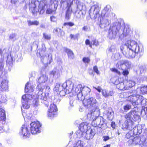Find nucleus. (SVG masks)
I'll use <instances>...</instances> for the list:
<instances>
[{
    "label": "nucleus",
    "instance_id": "54",
    "mask_svg": "<svg viewBox=\"0 0 147 147\" xmlns=\"http://www.w3.org/2000/svg\"><path fill=\"white\" fill-rule=\"evenodd\" d=\"M83 61L85 63H88L90 61V59L88 57H84L83 59Z\"/></svg>",
    "mask_w": 147,
    "mask_h": 147
},
{
    "label": "nucleus",
    "instance_id": "6",
    "mask_svg": "<svg viewBox=\"0 0 147 147\" xmlns=\"http://www.w3.org/2000/svg\"><path fill=\"white\" fill-rule=\"evenodd\" d=\"M36 88L39 91L38 93V100L42 103L44 104L46 107H48L49 103L47 100V97L45 96V93L42 92V91L44 90L43 88L41 87V85L39 84L37 86Z\"/></svg>",
    "mask_w": 147,
    "mask_h": 147
},
{
    "label": "nucleus",
    "instance_id": "11",
    "mask_svg": "<svg viewBox=\"0 0 147 147\" xmlns=\"http://www.w3.org/2000/svg\"><path fill=\"white\" fill-rule=\"evenodd\" d=\"M91 111V113L87 115V117L90 120L92 119L93 121L95 120L96 118L99 117L100 115V111L99 108L97 106L94 107Z\"/></svg>",
    "mask_w": 147,
    "mask_h": 147
},
{
    "label": "nucleus",
    "instance_id": "34",
    "mask_svg": "<svg viewBox=\"0 0 147 147\" xmlns=\"http://www.w3.org/2000/svg\"><path fill=\"white\" fill-rule=\"evenodd\" d=\"M7 101L6 97L4 95L0 94V102L1 103H5Z\"/></svg>",
    "mask_w": 147,
    "mask_h": 147
},
{
    "label": "nucleus",
    "instance_id": "50",
    "mask_svg": "<svg viewBox=\"0 0 147 147\" xmlns=\"http://www.w3.org/2000/svg\"><path fill=\"white\" fill-rule=\"evenodd\" d=\"M78 35L79 34H76L75 35L71 34L70 35V37L71 39L75 40L77 38Z\"/></svg>",
    "mask_w": 147,
    "mask_h": 147
},
{
    "label": "nucleus",
    "instance_id": "62",
    "mask_svg": "<svg viewBox=\"0 0 147 147\" xmlns=\"http://www.w3.org/2000/svg\"><path fill=\"white\" fill-rule=\"evenodd\" d=\"M119 55L118 54H115L113 56L114 58V60H117L119 58Z\"/></svg>",
    "mask_w": 147,
    "mask_h": 147
},
{
    "label": "nucleus",
    "instance_id": "49",
    "mask_svg": "<svg viewBox=\"0 0 147 147\" xmlns=\"http://www.w3.org/2000/svg\"><path fill=\"white\" fill-rule=\"evenodd\" d=\"M16 36V33L11 34L9 36V38L10 39H11L13 40H16L15 37Z\"/></svg>",
    "mask_w": 147,
    "mask_h": 147
},
{
    "label": "nucleus",
    "instance_id": "22",
    "mask_svg": "<svg viewBox=\"0 0 147 147\" xmlns=\"http://www.w3.org/2000/svg\"><path fill=\"white\" fill-rule=\"evenodd\" d=\"M90 89L88 87L84 86L82 88L81 92L85 97L90 95Z\"/></svg>",
    "mask_w": 147,
    "mask_h": 147
},
{
    "label": "nucleus",
    "instance_id": "25",
    "mask_svg": "<svg viewBox=\"0 0 147 147\" xmlns=\"http://www.w3.org/2000/svg\"><path fill=\"white\" fill-rule=\"evenodd\" d=\"M102 95L106 98L108 97L109 96H112L114 94L112 91L109 92L105 89L102 90Z\"/></svg>",
    "mask_w": 147,
    "mask_h": 147
},
{
    "label": "nucleus",
    "instance_id": "18",
    "mask_svg": "<svg viewBox=\"0 0 147 147\" xmlns=\"http://www.w3.org/2000/svg\"><path fill=\"white\" fill-rule=\"evenodd\" d=\"M110 5H108L105 7L102 11V16L105 18H110L111 17Z\"/></svg>",
    "mask_w": 147,
    "mask_h": 147
},
{
    "label": "nucleus",
    "instance_id": "48",
    "mask_svg": "<svg viewBox=\"0 0 147 147\" xmlns=\"http://www.w3.org/2000/svg\"><path fill=\"white\" fill-rule=\"evenodd\" d=\"M68 94V93H67L66 92V90H62L60 91L59 93V94L62 96H63L65 95V94Z\"/></svg>",
    "mask_w": 147,
    "mask_h": 147
},
{
    "label": "nucleus",
    "instance_id": "64",
    "mask_svg": "<svg viewBox=\"0 0 147 147\" xmlns=\"http://www.w3.org/2000/svg\"><path fill=\"white\" fill-rule=\"evenodd\" d=\"M129 73V72L127 70H125L123 72V74L125 76H127Z\"/></svg>",
    "mask_w": 147,
    "mask_h": 147
},
{
    "label": "nucleus",
    "instance_id": "13",
    "mask_svg": "<svg viewBox=\"0 0 147 147\" xmlns=\"http://www.w3.org/2000/svg\"><path fill=\"white\" fill-rule=\"evenodd\" d=\"M57 111L56 105L53 103L51 104L47 113L48 117H50L51 119L54 117L57 114Z\"/></svg>",
    "mask_w": 147,
    "mask_h": 147
},
{
    "label": "nucleus",
    "instance_id": "33",
    "mask_svg": "<svg viewBox=\"0 0 147 147\" xmlns=\"http://www.w3.org/2000/svg\"><path fill=\"white\" fill-rule=\"evenodd\" d=\"M77 96L78 100H82L85 98L84 96L81 92L77 93Z\"/></svg>",
    "mask_w": 147,
    "mask_h": 147
},
{
    "label": "nucleus",
    "instance_id": "46",
    "mask_svg": "<svg viewBox=\"0 0 147 147\" xmlns=\"http://www.w3.org/2000/svg\"><path fill=\"white\" fill-rule=\"evenodd\" d=\"M75 24L74 22H67L64 23L63 24L64 26H66L67 25L70 27L74 25Z\"/></svg>",
    "mask_w": 147,
    "mask_h": 147
},
{
    "label": "nucleus",
    "instance_id": "55",
    "mask_svg": "<svg viewBox=\"0 0 147 147\" xmlns=\"http://www.w3.org/2000/svg\"><path fill=\"white\" fill-rule=\"evenodd\" d=\"M93 70L97 74H99V71H98L97 67V66H95L93 67Z\"/></svg>",
    "mask_w": 147,
    "mask_h": 147
},
{
    "label": "nucleus",
    "instance_id": "56",
    "mask_svg": "<svg viewBox=\"0 0 147 147\" xmlns=\"http://www.w3.org/2000/svg\"><path fill=\"white\" fill-rule=\"evenodd\" d=\"M4 130L3 125L2 123L0 124V133L3 132Z\"/></svg>",
    "mask_w": 147,
    "mask_h": 147
},
{
    "label": "nucleus",
    "instance_id": "26",
    "mask_svg": "<svg viewBox=\"0 0 147 147\" xmlns=\"http://www.w3.org/2000/svg\"><path fill=\"white\" fill-rule=\"evenodd\" d=\"M22 103L23 107L26 109H28L30 105V102L29 100L27 101L26 99H22Z\"/></svg>",
    "mask_w": 147,
    "mask_h": 147
},
{
    "label": "nucleus",
    "instance_id": "7",
    "mask_svg": "<svg viewBox=\"0 0 147 147\" xmlns=\"http://www.w3.org/2000/svg\"><path fill=\"white\" fill-rule=\"evenodd\" d=\"M100 8L98 3H96L91 7L89 13L92 19H95L99 16Z\"/></svg>",
    "mask_w": 147,
    "mask_h": 147
},
{
    "label": "nucleus",
    "instance_id": "41",
    "mask_svg": "<svg viewBox=\"0 0 147 147\" xmlns=\"http://www.w3.org/2000/svg\"><path fill=\"white\" fill-rule=\"evenodd\" d=\"M3 55H2V58L0 59V71H2L3 69L4 63V59L2 57Z\"/></svg>",
    "mask_w": 147,
    "mask_h": 147
},
{
    "label": "nucleus",
    "instance_id": "47",
    "mask_svg": "<svg viewBox=\"0 0 147 147\" xmlns=\"http://www.w3.org/2000/svg\"><path fill=\"white\" fill-rule=\"evenodd\" d=\"M51 74L53 75L55 77H58L60 76L59 73H58L57 72H56L54 71H53L51 72Z\"/></svg>",
    "mask_w": 147,
    "mask_h": 147
},
{
    "label": "nucleus",
    "instance_id": "61",
    "mask_svg": "<svg viewBox=\"0 0 147 147\" xmlns=\"http://www.w3.org/2000/svg\"><path fill=\"white\" fill-rule=\"evenodd\" d=\"M109 51L111 52H114L115 51V49H114V47L113 46H111L109 49Z\"/></svg>",
    "mask_w": 147,
    "mask_h": 147
},
{
    "label": "nucleus",
    "instance_id": "27",
    "mask_svg": "<svg viewBox=\"0 0 147 147\" xmlns=\"http://www.w3.org/2000/svg\"><path fill=\"white\" fill-rule=\"evenodd\" d=\"M47 79L48 77L45 75H42L38 79L37 82L40 84L44 83L47 81Z\"/></svg>",
    "mask_w": 147,
    "mask_h": 147
},
{
    "label": "nucleus",
    "instance_id": "58",
    "mask_svg": "<svg viewBox=\"0 0 147 147\" xmlns=\"http://www.w3.org/2000/svg\"><path fill=\"white\" fill-rule=\"evenodd\" d=\"M93 88H95L96 90H97L98 92H101V90H102L101 88L99 86H98L97 87H94V86H93Z\"/></svg>",
    "mask_w": 147,
    "mask_h": 147
},
{
    "label": "nucleus",
    "instance_id": "43",
    "mask_svg": "<svg viewBox=\"0 0 147 147\" xmlns=\"http://www.w3.org/2000/svg\"><path fill=\"white\" fill-rule=\"evenodd\" d=\"M144 125H142L139 124L136 126V127L138 129V131L139 134L141 133L142 131V129L144 127Z\"/></svg>",
    "mask_w": 147,
    "mask_h": 147
},
{
    "label": "nucleus",
    "instance_id": "14",
    "mask_svg": "<svg viewBox=\"0 0 147 147\" xmlns=\"http://www.w3.org/2000/svg\"><path fill=\"white\" fill-rule=\"evenodd\" d=\"M46 51V48L45 47H43L42 46V48L41 51L39 52V53L40 56H41V61L42 62L44 63L47 64H50L51 62L52 61V59L51 56V59H49V55H48V57L45 55V56H42V55Z\"/></svg>",
    "mask_w": 147,
    "mask_h": 147
},
{
    "label": "nucleus",
    "instance_id": "39",
    "mask_svg": "<svg viewBox=\"0 0 147 147\" xmlns=\"http://www.w3.org/2000/svg\"><path fill=\"white\" fill-rule=\"evenodd\" d=\"M128 122V119H127L123 124L122 128L123 130H125L128 129L129 126Z\"/></svg>",
    "mask_w": 147,
    "mask_h": 147
},
{
    "label": "nucleus",
    "instance_id": "12",
    "mask_svg": "<svg viewBox=\"0 0 147 147\" xmlns=\"http://www.w3.org/2000/svg\"><path fill=\"white\" fill-rule=\"evenodd\" d=\"M83 104L85 106L88 108L94 107L97 106L98 102L94 98L91 97L84 100Z\"/></svg>",
    "mask_w": 147,
    "mask_h": 147
},
{
    "label": "nucleus",
    "instance_id": "32",
    "mask_svg": "<svg viewBox=\"0 0 147 147\" xmlns=\"http://www.w3.org/2000/svg\"><path fill=\"white\" fill-rule=\"evenodd\" d=\"M27 22L28 23V26L34 25L37 26L39 24L38 21L37 20H35L34 21H32L30 20H27Z\"/></svg>",
    "mask_w": 147,
    "mask_h": 147
},
{
    "label": "nucleus",
    "instance_id": "52",
    "mask_svg": "<svg viewBox=\"0 0 147 147\" xmlns=\"http://www.w3.org/2000/svg\"><path fill=\"white\" fill-rule=\"evenodd\" d=\"M91 44H92L93 45H95L96 46H97L99 45V42L96 40H94L91 41Z\"/></svg>",
    "mask_w": 147,
    "mask_h": 147
},
{
    "label": "nucleus",
    "instance_id": "59",
    "mask_svg": "<svg viewBox=\"0 0 147 147\" xmlns=\"http://www.w3.org/2000/svg\"><path fill=\"white\" fill-rule=\"evenodd\" d=\"M82 30L87 32L88 30V26H84L82 28Z\"/></svg>",
    "mask_w": 147,
    "mask_h": 147
},
{
    "label": "nucleus",
    "instance_id": "17",
    "mask_svg": "<svg viewBox=\"0 0 147 147\" xmlns=\"http://www.w3.org/2000/svg\"><path fill=\"white\" fill-rule=\"evenodd\" d=\"M8 89V81L5 79L0 78V90L7 91Z\"/></svg>",
    "mask_w": 147,
    "mask_h": 147
},
{
    "label": "nucleus",
    "instance_id": "5",
    "mask_svg": "<svg viewBox=\"0 0 147 147\" xmlns=\"http://www.w3.org/2000/svg\"><path fill=\"white\" fill-rule=\"evenodd\" d=\"M146 138L144 135L140 137L131 136L129 137V144L132 145H139L145 146L146 145Z\"/></svg>",
    "mask_w": 147,
    "mask_h": 147
},
{
    "label": "nucleus",
    "instance_id": "53",
    "mask_svg": "<svg viewBox=\"0 0 147 147\" xmlns=\"http://www.w3.org/2000/svg\"><path fill=\"white\" fill-rule=\"evenodd\" d=\"M74 99L73 97H71L70 98L69 104L70 105L71 107H73L74 105Z\"/></svg>",
    "mask_w": 147,
    "mask_h": 147
},
{
    "label": "nucleus",
    "instance_id": "44",
    "mask_svg": "<svg viewBox=\"0 0 147 147\" xmlns=\"http://www.w3.org/2000/svg\"><path fill=\"white\" fill-rule=\"evenodd\" d=\"M43 36L45 39L47 40H49L51 38V36L50 34H48L45 33H43Z\"/></svg>",
    "mask_w": 147,
    "mask_h": 147
},
{
    "label": "nucleus",
    "instance_id": "35",
    "mask_svg": "<svg viewBox=\"0 0 147 147\" xmlns=\"http://www.w3.org/2000/svg\"><path fill=\"white\" fill-rule=\"evenodd\" d=\"M82 87L81 84L78 85L75 88V92L77 94L81 92Z\"/></svg>",
    "mask_w": 147,
    "mask_h": 147
},
{
    "label": "nucleus",
    "instance_id": "36",
    "mask_svg": "<svg viewBox=\"0 0 147 147\" xmlns=\"http://www.w3.org/2000/svg\"><path fill=\"white\" fill-rule=\"evenodd\" d=\"M83 142L81 140H78L74 145V147H83Z\"/></svg>",
    "mask_w": 147,
    "mask_h": 147
},
{
    "label": "nucleus",
    "instance_id": "42",
    "mask_svg": "<svg viewBox=\"0 0 147 147\" xmlns=\"http://www.w3.org/2000/svg\"><path fill=\"white\" fill-rule=\"evenodd\" d=\"M140 68V72L141 74L143 72H144L146 71V68L145 66L142 65H140L139 66Z\"/></svg>",
    "mask_w": 147,
    "mask_h": 147
},
{
    "label": "nucleus",
    "instance_id": "30",
    "mask_svg": "<svg viewBox=\"0 0 147 147\" xmlns=\"http://www.w3.org/2000/svg\"><path fill=\"white\" fill-rule=\"evenodd\" d=\"M34 96L31 94H25L22 96V99H26L27 101L29 100L30 102V100L34 98Z\"/></svg>",
    "mask_w": 147,
    "mask_h": 147
},
{
    "label": "nucleus",
    "instance_id": "29",
    "mask_svg": "<svg viewBox=\"0 0 147 147\" xmlns=\"http://www.w3.org/2000/svg\"><path fill=\"white\" fill-rule=\"evenodd\" d=\"M65 51L67 53L69 58L73 59L74 58V53L71 50L67 48H65Z\"/></svg>",
    "mask_w": 147,
    "mask_h": 147
},
{
    "label": "nucleus",
    "instance_id": "10",
    "mask_svg": "<svg viewBox=\"0 0 147 147\" xmlns=\"http://www.w3.org/2000/svg\"><path fill=\"white\" fill-rule=\"evenodd\" d=\"M41 125L39 121H34L30 124L31 133L33 135H35L37 133L40 132V129Z\"/></svg>",
    "mask_w": 147,
    "mask_h": 147
},
{
    "label": "nucleus",
    "instance_id": "16",
    "mask_svg": "<svg viewBox=\"0 0 147 147\" xmlns=\"http://www.w3.org/2000/svg\"><path fill=\"white\" fill-rule=\"evenodd\" d=\"M94 130L93 129H89L85 132H81L80 137H85L87 140L92 139L95 134Z\"/></svg>",
    "mask_w": 147,
    "mask_h": 147
},
{
    "label": "nucleus",
    "instance_id": "21",
    "mask_svg": "<svg viewBox=\"0 0 147 147\" xmlns=\"http://www.w3.org/2000/svg\"><path fill=\"white\" fill-rule=\"evenodd\" d=\"M109 18H105L103 17V19L101 21L100 24V28H103L109 25L110 22Z\"/></svg>",
    "mask_w": 147,
    "mask_h": 147
},
{
    "label": "nucleus",
    "instance_id": "19",
    "mask_svg": "<svg viewBox=\"0 0 147 147\" xmlns=\"http://www.w3.org/2000/svg\"><path fill=\"white\" fill-rule=\"evenodd\" d=\"M20 135L23 136L29 137L30 133L28 130V128L26 125L24 124L22 126L20 131Z\"/></svg>",
    "mask_w": 147,
    "mask_h": 147
},
{
    "label": "nucleus",
    "instance_id": "9",
    "mask_svg": "<svg viewBox=\"0 0 147 147\" xmlns=\"http://www.w3.org/2000/svg\"><path fill=\"white\" fill-rule=\"evenodd\" d=\"M96 123V125L102 129H105L107 127V125L105 120L101 117H99L96 118L95 120L93 121L92 123Z\"/></svg>",
    "mask_w": 147,
    "mask_h": 147
},
{
    "label": "nucleus",
    "instance_id": "3",
    "mask_svg": "<svg viewBox=\"0 0 147 147\" xmlns=\"http://www.w3.org/2000/svg\"><path fill=\"white\" fill-rule=\"evenodd\" d=\"M57 7V1L56 0H51L49 7L46 0L39 2V8L40 13H43L47 9L46 13L48 14H54Z\"/></svg>",
    "mask_w": 147,
    "mask_h": 147
},
{
    "label": "nucleus",
    "instance_id": "57",
    "mask_svg": "<svg viewBox=\"0 0 147 147\" xmlns=\"http://www.w3.org/2000/svg\"><path fill=\"white\" fill-rule=\"evenodd\" d=\"M59 30L61 31V29L60 28H56L54 29L53 32L54 33H55L56 34H57V33L58 34Z\"/></svg>",
    "mask_w": 147,
    "mask_h": 147
},
{
    "label": "nucleus",
    "instance_id": "2",
    "mask_svg": "<svg viewBox=\"0 0 147 147\" xmlns=\"http://www.w3.org/2000/svg\"><path fill=\"white\" fill-rule=\"evenodd\" d=\"M61 7L67 9L65 18L68 20L70 17L71 12H76L78 9H85L84 4L79 0H59Z\"/></svg>",
    "mask_w": 147,
    "mask_h": 147
},
{
    "label": "nucleus",
    "instance_id": "28",
    "mask_svg": "<svg viewBox=\"0 0 147 147\" xmlns=\"http://www.w3.org/2000/svg\"><path fill=\"white\" fill-rule=\"evenodd\" d=\"M29 82H27L26 84L25 90L26 92H29L30 93L33 91L34 87L33 86H30V87L29 86Z\"/></svg>",
    "mask_w": 147,
    "mask_h": 147
},
{
    "label": "nucleus",
    "instance_id": "45",
    "mask_svg": "<svg viewBox=\"0 0 147 147\" xmlns=\"http://www.w3.org/2000/svg\"><path fill=\"white\" fill-rule=\"evenodd\" d=\"M60 86L59 83H57L55 88L53 89L54 91H56V92L60 91Z\"/></svg>",
    "mask_w": 147,
    "mask_h": 147
},
{
    "label": "nucleus",
    "instance_id": "1",
    "mask_svg": "<svg viewBox=\"0 0 147 147\" xmlns=\"http://www.w3.org/2000/svg\"><path fill=\"white\" fill-rule=\"evenodd\" d=\"M129 93V102L134 107L129 113V123H130L133 127L134 121H139L140 120V115L147 119V102L146 99L139 94H136L135 91Z\"/></svg>",
    "mask_w": 147,
    "mask_h": 147
},
{
    "label": "nucleus",
    "instance_id": "63",
    "mask_svg": "<svg viewBox=\"0 0 147 147\" xmlns=\"http://www.w3.org/2000/svg\"><path fill=\"white\" fill-rule=\"evenodd\" d=\"M51 20L52 22H55L56 21V18L54 16H51L50 17Z\"/></svg>",
    "mask_w": 147,
    "mask_h": 147
},
{
    "label": "nucleus",
    "instance_id": "15",
    "mask_svg": "<svg viewBox=\"0 0 147 147\" xmlns=\"http://www.w3.org/2000/svg\"><path fill=\"white\" fill-rule=\"evenodd\" d=\"M74 85L72 82L69 80H67L64 83L62 87L64 88H65L66 90L67 93L69 94L72 91Z\"/></svg>",
    "mask_w": 147,
    "mask_h": 147
},
{
    "label": "nucleus",
    "instance_id": "60",
    "mask_svg": "<svg viewBox=\"0 0 147 147\" xmlns=\"http://www.w3.org/2000/svg\"><path fill=\"white\" fill-rule=\"evenodd\" d=\"M103 140L105 141L108 140L110 139V138L109 136H104L103 137Z\"/></svg>",
    "mask_w": 147,
    "mask_h": 147
},
{
    "label": "nucleus",
    "instance_id": "20",
    "mask_svg": "<svg viewBox=\"0 0 147 147\" xmlns=\"http://www.w3.org/2000/svg\"><path fill=\"white\" fill-rule=\"evenodd\" d=\"M88 125V123L86 122L82 123L80 124L79 127V129L81 132L79 133V134H78V137H80V135H81V132H85L86 131H87Z\"/></svg>",
    "mask_w": 147,
    "mask_h": 147
},
{
    "label": "nucleus",
    "instance_id": "8",
    "mask_svg": "<svg viewBox=\"0 0 147 147\" xmlns=\"http://www.w3.org/2000/svg\"><path fill=\"white\" fill-rule=\"evenodd\" d=\"M121 24L116 23L115 25L111 27L109 30V36L110 38H114L121 28Z\"/></svg>",
    "mask_w": 147,
    "mask_h": 147
},
{
    "label": "nucleus",
    "instance_id": "51",
    "mask_svg": "<svg viewBox=\"0 0 147 147\" xmlns=\"http://www.w3.org/2000/svg\"><path fill=\"white\" fill-rule=\"evenodd\" d=\"M44 90H45V92L47 94H49V92H50V87L48 86H45L44 87V88H43Z\"/></svg>",
    "mask_w": 147,
    "mask_h": 147
},
{
    "label": "nucleus",
    "instance_id": "4",
    "mask_svg": "<svg viewBox=\"0 0 147 147\" xmlns=\"http://www.w3.org/2000/svg\"><path fill=\"white\" fill-rule=\"evenodd\" d=\"M143 46L138 45L137 43L133 40H130L129 42V58H134L138 53L141 52Z\"/></svg>",
    "mask_w": 147,
    "mask_h": 147
},
{
    "label": "nucleus",
    "instance_id": "37",
    "mask_svg": "<svg viewBox=\"0 0 147 147\" xmlns=\"http://www.w3.org/2000/svg\"><path fill=\"white\" fill-rule=\"evenodd\" d=\"M130 133L131 134L132 133V134H134L135 135L139 134L138 131V129L136 127V126L134 127L133 129H132L131 131H129V133Z\"/></svg>",
    "mask_w": 147,
    "mask_h": 147
},
{
    "label": "nucleus",
    "instance_id": "40",
    "mask_svg": "<svg viewBox=\"0 0 147 147\" xmlns=\"http://www.w3.org/2000/svg\"><path fill=\"white\" fill-rule=\"evenodd\" d=\"M85 9L86 8H85ZM82 10H80L78 9L76 12H73V13H75V16L76 17L77 19H79L80 18L81 16L80 11Z\"/></svg>",
    "mask_w": 147,
    "mask_h": 147
},
{
    "label": "nucleus",
    "instance_id": "23",
    "mask_svg": "<svg viewBox=\"0 0 147 147\" xmlns=\"http://www.w3.org/2000/svg\"><path fill=\"white\" fill-rule=\"evenodd\" d=\"M137 91L138 93L146 94L147 93V86L142 85L140 88H137Z\"/></svg>",
    "mask_w": 147,
    "mask_h": 147
},
{
    "label": "nucleus",
    "instance_id": "24",
    "mask_svg": "<svg viewBox=\"0 0 147 147\" xmlns=\"http://www.w3.org/2000/svg\"><path fill=\"white\" fill-rule=\"evenodd\" d=\"M15 60V58L13 57V54L8 55L7 56V65L9 67H11L12 65V61Z\"/></svg>",
    "mask_w": 147,
    "mask_h": 147
},
{
    "label": "nucleus",
    "instance_id": "38",
    "mask_svg": "<svg viewBox=\"0 0 147 147\" xmlns=\"http://www.w3.org/2000/svg\"><path fill=\"white\" fill-rule=\"evenodd\" d=\"M135 82L132 80H129V88H130V89H129V93H130V91H131V92H132L133 90H132L131 89H133L134 86H135ZM134 91H136L135 90Z\"/></svg>",
    "mask_w": 147,
    "mask_h": 147
},
{
    "label": "nucleus",
    "instance_id": "31",
    "mask_svg": "<svg viewBox=\"0 0 147 147\" xmlns=\"http://www.w3.org/2000/svg\"><path fill=\"white\" fill-rule=\"evenodd\" d=\"M0 117H1V119L2 120H5L6 119V116L5 111L1 108V107L0 106Z\"/></svg>",
    "mask_w": 147,
    "mask_h": 147
}]
</instances>
